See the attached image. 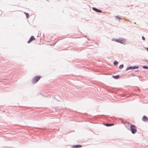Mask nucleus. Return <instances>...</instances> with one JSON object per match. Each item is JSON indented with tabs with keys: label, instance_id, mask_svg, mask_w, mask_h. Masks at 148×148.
I'll return each instance as SVG.
<instances>
[{
	"label": "nucleus",
	"instance_id": "4",
	"mask_svg": "<svg viewBox=\"0 0 148 148\" xmlns=\"http://www.w3.org/2000/svg\"><path fill=\"white\" fill-rule=\"evenodd\" d=\"M35 40L36 39L33 36H32L28 41L27 42L28 43H29L33 40Z\"/></svg>",
	"mask_w": 148,
	"mask_h": 148
},
{
	"label": "nucleus",
	"instance_id": "7",
	"mask_svg": "<svg viewBox=\"0 0 148 148\" xmlns=\"http://www.w3.org/2000/svg\"><path fill=\"white\" fill-rule=\"evenodd\" d=\"M92 10H94L97 12H100H100H102V11L101 10H99L96 8H92Z\"/></svg>",
	"mask_w": 148,
	"mask_h": 148
},
{
	"label": "nucleus",
	"instance_id": "10",
	"mask_svg": "<svg viewBox=\"0 0 148 148\" xmlns=\"http://www.w3.org/2000/svg\"><path fill=\"white\" fill-rule=\"evenodd\" d=\"M126 127H127V126H129L130 125V123L128 122H126L124 123Z\"/></svg>",
	"mask_w": 148,
	"mask_h": 148
},
{
	"label": "nucleus",
	"instance_id": "9",
	"mask_svg": "<svg viewBox=\"0 0 148 148\" xmlns=\"http://www.w3.org/2000/svg\"><path fill=\"white\" fill-rule=\"evenodd\" d=\"M103 124L107 126H113L114 125V124H113L103 123Z\"/></svg>",
	"mask_w": 148,
	"mask_h": 148
},
{
	"label": "nucleus",
	"instance_id": "18",
	"mask_svg": "<svg viewBox=\"0 0 148 148\" xmlns=\"http://www.w3.org/2000/svg\"><path fill=\"white\" fill-rule=\"evenodd\" d=\"M147 51H148V48H147Z\"/></svg>",
	"mask_w": 148,
	"mask_h": 148
},
{
	"label": "nucleus",
	"instance_id": "6",
	"mask_svg": "<svg viewBox=\"0 0 148 148\" xmlns=\"http://www.w3.org/2000/svg\"><path fill=\"white\" fill-rule=\"evenodd\" d=\"M143 121L145 122H147L148 121V118L145 116H144L142 118Z\"/></svg>",
	"mask_w": 148,
	"mask_h": 148
},
{
	"label": "nucleus",
	"instance_id": "8",
	"mask_svg": "<svg viewBox=\"0 0 148 148\" xmlns=\"http://www.w3.org/2000/svg\"><path fill=\"white\" fill-rule=\"evenodd\" d=\"M73 148H79L82 147V145H76L73 146Z\"/></svg>",
	"mask_w": 148,
	"mask_h": 148
},
{
	"label": "nucleus",
	"instance_id": "12",
	"mask_svg": "<svg viewBox=\"0 0 148 148\" xmlns=\"http://www.w3.org/2000/svg\"><path fill=\"white\" fill-rule=\"evenodd\" d=\"M24 13L25 14L26 16V17L27 18H28L29 17V14L28 13H26V12H24Z\"/></svg>",
	"mask_w": 148,
	"mask_h": 148
},
{
	"label": "nucleus",
	"instance_id": "15",
	"mask_svg": "<svg viewBox=\"0 0 148 148\" xmlns=\"http://www.w3.org/2000/svg\"><path fill=\"white\" fill-rule=\"evenodd\" d=\"M116 19H121L119 16H116Z\"/></svg>",
	"mask_w": 148,
	"mask_h": 148
},
{
	"label": "nucleus",
	"instance_id": "16",
	"mask_svg": "<svg viewBox=\"0 0 148 148\" xmlns=\"http://www.w3.org/2000/svg\"><path fill=\"white\" fill-rule=\"evenodd\" d=\"M143 68H144V69H147L148 68V67L147 66H144L143 67Z\"/></svg>",
	"mask_w": 148,
	"mask_h": 148
},
{
	"label": "nucleus",
	"instance_id": "3",
	"mask_svg": "<svg viewBox=\"0 0 148 148\" xmlns=\"http://www.w3.org/2000/svg\"><path fill=\"white\" fill-rule=\"evenodd\" d=\"M41 78V77L39 76H37L35 77L32 80V82L33 84H35L37 83L38 81Z\"/></svg>",
	"mask_w": 148,
	"mask_h": 148
},
{
	"label": "nucleus",
	"instance_id": "5",
	"mask_svg": "<svg viewBox=\"0 0 148 148\" xmlns=\"http://www.w3.org/2000/svg\"><path fill=\"white\" fill-rule=\"evenodd\" d=\"M138 66H133V67L130 66V67H128L127 68V69L126 70H128L129 69H138Z\"/></svg>",
	"mask_w": 148,
	"mask_h": 148
},
{
	"label": "nucleus",
	"instance_id": "11",
	"mask_svg": "<svg viewBox=\"0 0 148 148\" xmlns=\"http://www.w3.org/2000/svg\"><path fill=\"white\" fill-rule=\"evenodd\" d=\"M113 77L114 78L116 79H119V75L114 76Z\"/></svg>",
	"mask_w": 148,
	"mask_h": 148
},
{
	"label": "nucleus",
	"instance_id": "1",
	"mask_svg": "<svg viewBox=\"0 0 148 148\" xmlns=\"http://www.w3.org/2000/svg\"><path fill=\"white\" fill-rule=\"evenodd\" d=\"M131 131L133 134H135L137 132V129L136 127L134 125H132L130 126Z\"/></svg>",
	"mask_w": 148,
	"mask_h": 148
},
{
	"label": "nucleus",
	"instance_id": "17",
	"mask_svg": "<svg viewBox=\"0 0 148 148\" xmlns=\"http://www.w3.org/2000/svg\"><path fill=\"white\" fill-rule=\"evenodd\" d=\"M142 38L143 40H145V38L143 36L142 37Z\"/></svg>",
	"mask_w": 148,
	"mask_h": 148
},
{
	"label": "nucleus",
	"instance_id": "13",
	"mask_svg": "<svg viewBox=\"0 0 148 148\" xmlns=\"http://www.w3.org/2000/svg\"><path fill=\"white\" fill-rule=\"evenodd\" d=\"M123 67V64H122L120 65L119 66V68L120 69H121Z\"/></svg>",
	"mask_w": 148,
	"mask_h": 148
},
{
	"label": "nucleus",
	"instance_id": "2",
	"mask_svg": "<svg viewBox=\"0 0 148 148\" xmlns=\"http://www.w3.org/2000/svg\"><path fill=\"white\" fill-rule=\"evenodd\" d=\"M114 40L115 41H116V42L123 44H124L125 43V42L126 41V40L125 39L122 38H119V39H114L112 40Z\"/></svg>",
	"mask_w": 148,
	"mask_h": 148
},
{
	"label": "nucleus",
	"instance_id": "14",
	"mask_svg": "<svg viewBox=\"0 0 148 148\" xmlns=\"http://www.w3.org/2000/svg\"><path fill=\"white\" fill-rule=\"evenodd\" d=\"M118 64V62H117L116 61H115L114 62V64L116 65Z\"/></svg>",
	"mask_w": 148,
	"mask_h": 148
}]
</instances>
